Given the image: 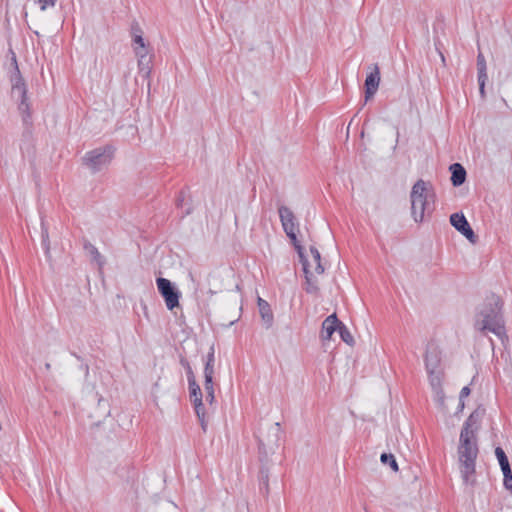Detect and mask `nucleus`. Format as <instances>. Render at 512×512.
Wrapping results in <instances>:
<instances>
[{
	"mask_svg": "<svg viewBox=\"0 0 512 512\" xmlns=\"http://www.w3.org/2000/svg\"><path fill=\"white\" fill-rule=\"evenodd\" d=\"M278 213L284 232L297 250L299 258H303L304 249L297 239L299 223L296 216L294 215L293 211L285 205H280L278 207Z\"/></svg>",
	"mask_w": 512,
	"mask_h": 512,
	"instance_id": "6",
	"label": "nucleus"
},
{
	"mask_svg": "<svg viewBox=\"0 0 512 512\" xmlns=\"http://www.w3.org/2000/svg\"><path fill=\"white\" fill-rule=\"evenodd\" d=\"M17 75L13 79L12 84V94L19 100L18 109L23 114L24 122H27V119L30 118V108L27 102V89L24 83V80L19 74L18 67L16 66Z\"/></svg>",
	"mask_w": 512,
	"mask_h": 512,
	"instance_id": "8",
	"label": "nucleus"
},
{
	"mask_svg": "<svg viewBox=\"0 0 512 512\" xmlns=\"http://www.w3.org/2000/svg\"><path fill=\"white\" fill-rule=\"evenodd\" d=\"M341 323L335 313L329 315L322 323L321 338L323 340H330L333 333L338 331Z\"/></svg>",
	"mask_w": 512,
	"mask_h": 512,
	"instance_id": "13",
	"label": "nucleus"
},
{
	"mask_svg": "<svg viewBox=\"0 0 512 512\" xmlns=\"http://www.w3.org/2000/svg\"><path fill=\"white\" fill-rule=\"evenodd\" d=\"M477 70H478V83H479V90L482 95H484V87L485 82L488 79L487 76V66H486V60L484 55L480 52L477 55Z\"/></svg>",
	"mask_w": 512,
	"mask_h": 512,
	"instance_id": "17",
	"label": "nucleus"
},
{
	"mask_svg": "<svg viewBox=\"0 0 512 512\" xmlns=\"http://www.w3.org/2000/svg\"><path fill=\"white\" fill-rule=\"evenodd\" d=\"M495 455L498 459L500 467L509 463L508 457L506 456V453L501 447H497L495 449Z\"/></svg>",
	"mask_w": 512,
	"mask_h": 512,
	"instance_id": "27",
	"label": "nucleus"
},
{
	"mask_svg": "<svg viewBox=\"0 0 512 512\" xmlns=\"http://www.w3.org/2000/svg\"><path fill=\"white\" fill-rule=\"evenodd\" d=\"M190 214V209H187L185 212H183V215H188Z\"/></svg>",
	"mask_w": 512,
	"mask_h": 512,
	"instance_id": "41",
	"label": "nucleus"
},
{
	"mask_svg": "<svg viewBox=\"0 0 512 512\" xmlns=\"http://www.w3.org/2000/svg\"><path fill=\"white\" fill-rule=\"evenodd\" d=\"M380 460L383 464L389 465L393 471H398V464L393 454L382 453L380 456Z\"/></svg>",
	"mask_w": 512,
	"mask_h": 512,
	"instance_id": "25",
	"label": "nucleus"
},
{
	"mask_svg": "<svg viewBox=\"0 0 512 512\" xmlns=\"http://www.w3.org/2000/svg\"><path fill=\"white\" fill-rule=\"evenodd\" d=\"M258 307L262 320L270 327L273 323V314L270 305L262 298H258Z\"/></svg>",
	"mask_w": 512,
	"mask_h": 512,
	"instance_id": "18",
	"label": "nucleus"
},
{
	"mask_svg": "<svg viewBox=\"0 0 512 512\" xmlns=\"http://www.w3.org/2000/svg\"><path fill=\"white\" fill-rule=\"evenodd\" d=\"M501 470L503 472L504 478L507 477V476H512V471H511V467H510L509 463L504 465V466H502Z\"/></svg>",
	"mask_w": 512,
	"mask_h": 512,
	"instance_id": "34",
	"label": "nucleus"
},
{
	"mask_svg": "<svg viewBox=\"0 0 512 512\" xmlns=\"http://www.w3.org/2000/svg\"><path fill=\"white\" fill-rule=\"evenodd\" d=\"M114 152L115 148L113 146L105 145L86 152L82 161L92 173H97L111 163Z\"/></svg>",
	"mask_w": 512,
	"mask_h": 512,
	"instance_id": "5",
	"label": "nucleus"
},
{
	"mask_svg": "<svg viewBox=\"0 0 512 512\" xmlns=\"http://www.w3.org/2000/svg\"><path fill=\"white\" fill-rule=\"evenodd\" d=\"M260 491L268 495L269 493V472L267 468L262 467L259 472Z\"/></svg>",
	"mask_w": 512,
	"mask_h": 512,
	"instance_id": "21",
	"label": "nucleus"
},
{
	"mask_svg": "<svg viewBox=\"0 0 512 512\" xmlns=\"http://www.w3.org/2000/svg\"><path fill=\"white\" fill-rule=\"evenodd\" d=\"M428 198L427 183L420 179L413 185L410 193L411 215L415 222H422L425 213H430L432 208Z\"/></svg>",
	"mask_w": 512,
	"mask_h": 512,
	"instance_id": "3",
	"label": "nucleus"
},
{
	"mask_svg": "<svg viewBox=\"0 0 512 512\" xmlns=\"http://www.w3.org/2000/svg\"><path fill=\"white\" fill-rule=\"evenodd\" d=\"M43 237V245L45 246L46 248V251L48 252L49 251V245H48V234L47 232L45 234L42 235Z\"/></svg>",
	"mask_w": 512,
	"mask_h": 512,
	"instance_id": "39",
	"label": "nucleus"
},
{
	"mask_svg": "<svg viewBox=\"0 0 512 512\" xmlns=\"http://www.w3.org/2000/svg\"><path fill=\"white\" fill-rule=\"evenodd\" d=\"M189 395H190V399L193 402H196V401H199V400L203 399V395H202L201 389H199L197 391L191 390V391H189Z\"/></svg>",
	"mask_w": 512,
	"mask_h": 512,
	"instance_id": "31",
	"label": "nucleus"
},
{
	"mask_svg": "<svg viewBox=\"0 0 512 512\" xmlns=\"http://www.w3.org/2000/svg\"><path fill=\"white\" fill-rule=\"evenodd\" d=\"M308 262L310 263V269L313 271V274H316L315 273V261H313V259L311 261L308 260Z\"/></svg>",
	"mask_w": 512,
	"mask_h": 512,
	"instance_id": "40",
	"label": "nucleus"
},
{
	"mask_svg": "<svg viewBox=\"0 0 512 512\" xmlns=\"http://www.w3.org/2000/svg\"><path fill=\"white\" fill-rule=\"evenodd\" d=\"M184 199H185L184 192H183V191H181V192L179 193L178 198H177V207H182L183 202H184Z\"/></svg>",
	"mask_w": 512,
	"mask_h": 512,
	"instance_id": "38",
	"label": "nucleus"
},
{
	"mask_svg": "<svg viewBox=\"0 0 512 512\" xmlns=\"http://www.w3.org/2000/svg\"><path fill=\"white\" fill-rule=\"evenodd\" d=\"M180 362H181L182 366L185 368L187 378H189V369H192L189 362L185 359H181Z\"/></svg>",
	"mask_w": 512,
	"mask_h": 512,
	"instance_id": "37",
	"label": "nucleus"
},
{
	"mask_svg": "<svg viewBox=\"0 0 512 512\" xmlns=\"http://www.w3.org/2000/svg\"><path fill=\"white\" fill-rule=\"evenodd\" d=\"M310 253L313 258V261H315V273L317 275H320L324 272V267L321 264V255L320 252L316 247L311 246L310 247Z\"/></svg>",
	"mask_w": 512,
	"mask_h": 512,
	"instance_id": "23",
	"label": "nucleus"
},
{
	"mask_svg": "<svg viewBox=\"0 0 512 512\" xmlns=\"http://www.w3.org/2000/svg\"><path fill=\"white\" fill-rule=\"evenodd\" d=\"M503 484H504V487L509 490L512 494V475L511 476H507L504 478V481H503Z\"/></svg>",
	"mask_w": 512,
	"mask_h": 512,
	"instance_id": "33",
	"label": "nucleus"
},
{
	"mask_svg": "<svg viewBox=\"0 0 512 512\" xmlns=\"http://www.w3.org/2000/svg\"><path fill=\"white\" fill-rule=\"evenodd\" d=\"M441 356L434 346H428L425 354V367L432 389L439 394L442 392V370L440 368Z\"/></svg>",
	"mask_w": 512,
	"mask_h": 512,
	"instance_id": "4",
	"label": "nucleus"
},
{
	"mask_svg": "<svg viewBox=\"0 0 512 512\" xmlns=\"http://www.w3.org/2000/svg\"><path fill=\"white\" fill-rule=\"evenodd\" d=\"M187 380H188L189 391H191V390L197 391L200 389V386L196 382V378H195V375H194V372L192 369H189V378H187Z\"/></svg>",
	"mask_w": 512,
	"mask_h": 512,
	"instance_id": "28",
	"label": "nucleus"
},
{
	"mask_svg": "<svg viewBox=\"0 0 512 512\" xmlns=\"http://www.w3.org/2000/svg\"><path fill=\"white\" fill-rule=\"evenodd\" d=\"M46 368H47V369H49V368H50V364H49V363H47V364H46Z\"/></svg>",
	"mask_w": 512,
	"mask_h": 512,
	"instance_id": "42",
	"label": "nucleus"
},
{
	"mask_svg": "<svg viewBox=\"0 0 512 512\" xmlns=\"http://www.w3.org/2000/svg\"><path fill=\"white\" fill-rule=\"evenodd\" d=\"M139 74L144 78H149L151 74V57L148 51H137Z\"/></svg>",
	"mask_w": 512,
	"mask_h": 512,
	"instance_id": "14",
	"label": "nucleus"
},
{
	"mask_svg": "<svg viewBox=\"0 0 512 512\" xmlns=\"http://www.w3.org/2000/svg\"><path fill=\"white\" fill-rule=\"evenodd\" d=\"M206 362H209L211 364H214L215 362V357H214V348L211 347L208 355H207V359H206Z\"/></svg>",
	"mask_w": 512,
	"mask_h": 512,
	"instance_id": "36",
	"label": "nucleus"
},
{
	"mask_svg": "<svg viewBox=\"0 0 512 512\" xmlns=\"http://www.w3.org/2000/svg\"><path fill=\"white\" fill-rule=\"evenodd\" d=\"M204 389L206 392V401L209 402L210 404H212L215 400L213 377H211V376L204 377Z\"/></svg>",
	"mask_w": 512,
	"mask_h": 512,
	"instance_id": "22",
	"label": "nucleus"
},
{
	"mask_svg": "<svg viewBox=\"0 0 512 512\" xmlns=\"http://www.w3.org/2000/svg\"><path fill=\"white\" fill-rule=\"evenodd\" d=\"M451 225L464 235L471 243H476L477 236L471 228L469 222L462 213H454L450 216Z\"/></svg>",
	"mask_w": 512,
	"mask_h": 512,
	"instance_id": "10",
	"label": "nucleus"
},
{
	"mask_svg": "<svg viewBox=\"0 0 512 512\" xmlns=\"http://www.w3.org/2000/svg\"><path fill=\"white\" fill-rule=\"evenodd\" d=\"M131 32H132V36H134V33L142 34V30H141V28H140L138 23L134 22L131 25Z\"/></svg>",
	"mask_w": 512,
	"mask_h": 512,
	"instance_id": "35",
	"label": "nucleus"
},
{
	"mask_svg": "<svg viewBox=\"0 0 512 512\" xmlns=\"http://www.w3.org/2000/svg\"><path fill=\"white\" fill-rule=\"evenodd\" d=\"M469 394H470V388L468 386H465L461 389L460 395H459L461 408L464 407V402H463L464 398H466Z\"/></svg>",
	"mask_w": 512,
	"mask_h": 512,
	"instance_id": "30",
	"label": "nucleus"
},
{
	"mask_svg": "<svg viewBox=\"0 0 512 512\" xmlns=\"http://www.w3.org/2000/svg\"><path fill=\"white\" fill-rule=\"evenodd\" d=\"M281 433L282 431L280 423H274L268 431L267 439H258L259 453L267 454L266 448H269V450H274V448L278 447L281 439Z\"/></svg>",
	"mask_w": 512,
	"mask_h": 512,
	"instance_id": "9",
	"label": "nucleus"
},
{
	"mask_svg": "<svg viewBox=\"0 0 512 512\" xmlns=\"http://www.w3.org/2000/svg\"><path fill=\"white\" fill-rule=\"evenodd\" d=\"M338 332H339V335H340L342 341H344L348 345L354 344L353 336L351 335L349 329L343 323H341V325L338 329Z\"/></svg>",
	"mask_w": 512,
	"mask_h": 512,
	"instance_id": "24",
	"label": "nucleus"
},
{
	"mask_svg": "<svg viewBox=\"0 0 512 512\" xmlns=\"http://www.w3.org/2000/svg\"><path fill=\"white\" fill-rule=\"evenodd\" d=\"M503 301L496 294L487 296L475 318V327L482 333L491 332L502 342L508 340L503 316Z\"/></svg>",
	"mask_w": 512,
	"mask_h": 512,
	"instance_id": "1",
	"label": "nucleus"
},
{
	"mask_svg": "<svg viewBox=\"0 0 512 512\" xmlns=\"http://www.w3.org/2000/svg\"><path fill=\"white\" fill-rule=\"evenodd\" d=\"M193 404H194V410L199 419L201 428L204 432H206L208 422L206 420V413H205V408H204V404H203V399L193 402Z\"/></svg>",
	"mask_w": 512,
	"mask_h": 512,
	"instance_id": "19",
	"label": "nucleus"
},
{
	"mask_svg": "<svg viewBox=\"0 0 512 512\" xmlns=\"http://www.w3.org/2000/svg\"><path fill=\"white\" fill-rule=\"evenodd\" d=\"M451 183L454 187L461 186L466 180V170L460 163H453L450 165Z\"/></svg>",
	"mask_w": 512,
	"mask_h": 512,
	"instance_id": "15",
	"label": "nucleus"
},
{
	"mask_svg": "<svg viewBox=\"0 0 512 512\" xmlns=\"http://www.w3.org/2000/svg\"><path fill=\"white\" fill-rule=\"evenodd\" d=\"M41 4L40 9L42 11L46 10L48 7H54L56 4V0H37Z\"/></svg>",
	"mask_w": 512,
	"mask_h": 512,
	"instance_id": "29",
	"label": "nucleus"
},
{
	"mask_svg": "<svg viewBox=\"0 0 512 512\" xmlns=\"http://www.w3.org/2000/svg\"><path fill=\"white\" fill-rule=\"evenodd\" d=\"M484 414V408L475 409L464 422L460 433H466V435L474 437L477 436Z\"/></svg>",
	"mask_w": 512,
	"mask_h": 512,
	"instance_id": "11",
	"label": "nucleus"
},
{
	"mask_svg": "<svg viewBox=\"0 0 512 512\" xmlns=\"http://www.w3.org/2000/svg\"><path fill=\"white\" fill-rule=\"evenodd\" d=\"M213 375H214V364L206 362L205 367H204V377H207V376L213 377Z\"/></svg>",
	"mask_w": 512,
	"mask_h": 512,
	"instance_id": "32",
	"label": "nucleus"
},
{
	"mask_svg": "<svg viewBox=\"0 0 512 512\" xmlns=\"http://www.w3.org/2000/svg\"><path fill=\"white\" fill-rule=\"evenodd\" d=\"M380 83V71L377 65L374 66V70L369 73L365 79V101H368L372 98L379 87Z\"/></svg>",
	"mask_w": 512,
	"mask_h": 512,
	"instance_id": "12",
	"label": "nucleus"
},
{
	"mask_svg": "<svg viewBox=\"0 0 512 512\" xmlns=\"http://www.w3.org/2000/svg\"><path fill=\"white\" fill-rule=\"evenodd\" d=\"M156 284L160 295L165 301L167 309L172 311L174 308L178 307L181 293L177 287L170 280L163 277H158Z\"/></svg>",
	"mask_w": 512,
	"mask_h": 512,
	"instance_id": "7",
	"label": "nucleus"
},
{
	"mask_svg": "<svg viewBox=\"0 0 512 512\" xmlns=\"http://www.w3.org/2000/svg\"><path fill=\"white\" fill-rule=\"evenodd\" d=\"M84 248L90 254L92 260L95 261L98 264V266L101 268L104 265L105 260H104L103 256L100 254V252L98 251V249L91 243H85Z\"/></svg>",
	"mask_w": 512,
	"mask_h": 512,
	"instance_id": "20",
	"label": "nucleus"
},
{
	"mask_svg": "<svg viewBox=\"0 0 512 512\" xmlns=\"http://www.w3.org/2000/svg\"><path fill=\"white\" fill-rule=\"evenodd\" d=\"M300 262L302 263L303 271H304L305 279H306V283H307L306 291L308 293H314L318 290L317 283L313 278L314 274H313V271L310 269V263L308 262V260L306 259L304 254H303V258H300Z\"/></svg>",
	"mask_w": 512,
	"mask_h": 512,
	"instance_id": "16",
	"label": "nucleus"
},
{
	"mask_svg": "<svg viewBox=\"0 0 512 512\" xmlns=\"http://www.w3.org/2000/svg\"><path fill=\"white\" fill-rule=\"evenodd\" d=\"M457 452L463 481L466 484L472 483L471 477L475 474V464L479 452L477 436L460 433Z\"/></svg>",
	"mask_w": 512,
	"mask_h": 512,
	"instance_id": "2",
	"label": "nucleus"
},
{
	"mask_svg": "<svg viewBox=\"0 0 512 512\" xmlns=\"http://www.w3.org/2000/svg\"><path fill=\"white\" fill-rule=\"evenodd\" d=\"M133 42L138 45L137 47H135V53L137 54V51H143V50H147L146 49V45H145V42H144V39L142 37V34H137V33H134V36H133Z\"/></svg>",
	"mask_w": 512,
	"mask_h": 512,
	"instance_id": "26",
	"label": "nucleus"
}]
</instances>
